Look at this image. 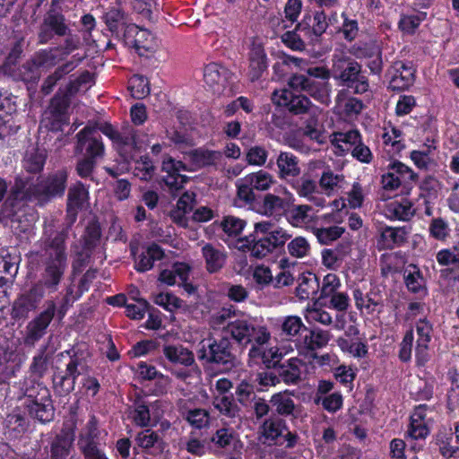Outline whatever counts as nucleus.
Wrapping results in <instances>:
<instances>
[{
  "label": "nucleus",
  "instance_id": "obj_63",
  "mask_svg": "<svg viewBox=\"0 0 459 459\" xmlns=\"http://www.w3.org/2000/svg\"><path fill=\"white\" fill-rule=\"evenodd\" d=\"M136 441L139 446L145 449L153 447L156 444H163L159 434L151 429H145L140 432L136 437Z\"/></svg>",
  "mask_w": 459,
  "mask_h": 459
},
{
  "label": "nucleus",
  "instance_id": "obj_17",
  "mask_svg": "<svg viewBox=\"0 0 459 459\" xmlns=\"http://www.w3.org/2000/svg\"><path fill=\"white\" fill-rule=\"evenodd\" d=\"M415 72L411 63L395 62L388 71L390 74L388 89L393 91L408 90L415 82Z\"/></svg>",
  "mask_w": 459,
  "mask_h": 459
},
{
  "label": "nucleus",
  "instance_id": "obj_6",
  "mask_svg": "<svg viewBox=\"0 0 459 459\" xmlns=\"http://www.w3.org/2000/svg\"><path fill=\"white\" fill-rule=\"evenodd\" d=\"M201 344L202 348L197 352L199 360H204L209 364L221 365L227 369L236 365L237 357L233 352V345L228 337L208 340L207 345L203 341Z\"/></svg>",
  "mask_w": 459,
  "mask_h": 459
},
{
  "label": "nucleus",
  "instance_id": "obj_53",
  "mask_svg": "<svg viewBox=\"0 0 459 459\" xmlns=\"http://www.w3.org/2000/svg\"><path fill=\"white\" fill-rule=\"evenodd\" d=\"M292 202L293 198L291 197V204L286 210L285 215L292 225H299L307 221L308 212L312 210V207L306 204L294 205Z\"/></svg>",
  "mask_w": 459,
  "mask_h": 459
},
{
  "label": "nucleus",
  "instance_id": "obj_32",
  "mask_svg": "<svg viewBox=\"0 0 459 459\" xmlns=\"http://www.w3.org/2000/svg\"><path fill=\"white\" fill-rule=\"evenodd\" d=\"M299 162L298 157L294 154L288 152H281L276 160L279 178L287 180L290 178L298 177L301 171Z\"/></svg>",
  "mask_w": 459,
  "mask_h": 459
},
{
  "label": "nucleus",
  "instance_id": "obj_58",
  "mask_svg": "<svg viewBox=\"0 0 459 459\" xmlns=\"http://www.w3.org/2000/svg\"><path fill=\"white\" fill-rule=\"evenodd\" d=\"M19 257L12 255L10 253L2 255L0 257V273L5 274L10 279H13L18 272Z\"/></svg>",
  "mask_w": 459,
  "mask_h": 459
},
{
  "label": "nucleus",
  "instance_id": "obj_21",
  "mask_svg": "<svg viewBox=\"0 0 459 459\" xmlns=\"http://www.w3.org/2000/svg\"><path fill=\"white\" fill-rule=\"evenodd\" d=\"M60 59L58 48L56 47L41 49L36 52L32 57L22 65V68L30 73L31 75L24 78V80L31 79L38 68H51L55 66Z\"/></svg>",
  "mask_w": 459,
  "mask_h": 459
},
{
  "label": "nucleus",
  "instance_id": "obj_49",
  "mask_svg": "<svg viewBox=\"0 0 459 459\" xmlns=\"http://www.w3.org/2000/svg\"><path fill=\"white\" fill-rule=\"evenodd\" d=\"M128 90L134 99L141 100L150 94L149 82L146 77L134 74L128 82Z\"/></svg>",
  "mask_w": 459,
  "mask_h": 459
},
{
  "label": "nucleus",
  "instance_id": "obj_34",
  "mask_svg": "<svg viewBox=\"0 0 459 459\" xmlns=\"http://www.w3.org/2000/svg\"><path fill=\"white\" fill-rule=\"evenodd\" d=\"M122 30H124L123 39L126 45L134 47L137 51H140L142 48L144 50H148L150 48V46L143 44L140 39V36H151L147 30H141L135 24L131 23L130 21L122 28ZM139 55L143 54L139 52Z\"/></svg>",
  "mask_w": 459,
  "mask_h": 459
},
{
  "label": "nucleus",
  "instance_id": "obj_4",
  "mask_svg": "<svg viewBox=\"0 0 459 459\" xmlns=\"http://www.w3.org/2000/svg\"><path fill=\"white\" fill-rule=\"evenodd\" d=\"M332 73L335 80L342 86L352 89L356 94H362L368 90V82L361 73V65L351 56H334Z\"/></svg>",
  "mask_w": 459,
  "mask_h": 459
},
{
  "label": "nucleus",
  "instance_id": "obj_36",
  "mask_svg": "<svg viewBox=\"0 0 459 459\" xmlns=\"http://www.w3.org/2000/svg\"><path fill=\"white\" fill-rule=\"evenodd\" d=\"M104 22L112 34L119 36L122 28L130 21L129 15L120 6L109 8L103 16Z\"/></svg>",
  "mask_w": 459,
  "mask_h": 459
},
{
  "label": "nucleus",
  "instance_id": "obj_35",
  "mask_svg": "<svg viewBox=\"0 0 459 459\" xmlns=\"http://www.w3.org/2000/svg\"><path fill=\"white\" fill-rule=\"evenodd\" d=\"M290 204L291 195L281 198L273 194H266L258 211L262 214L269 216L280 212L285 213Z\"/></svg>",
  "mask_w": 459,
  "mask_h": 459
},
{
  "label": "nucleus",
  "instance_id": "obj_12",
  "mask_svg": "<svg viewBox=\"0 0 459 459\" xmlns=\"http://www.w3.org/2000/svg\"><path fill=\"white\" fill-rule=\"evenodd\" d=\"M74 154L95 160L103 159L105 146L98 131L90 126H85L76 134Z\"/></svg>",
  "mask_w": 459,
  "mask_h": 459
},
{
  "label": "nucleus",
  "instance_id": "obj_39",
  "mask_svg": "<svg viewBox=\"0 0 459 459\" xmlns=\"http://www.w3.org/2000/svg\"><path fill=\"white\" fill-rule=\"evenodd\" d=\"M202 253L205 260L206 269L210 273H217L224 266L226 255L212 245L206 244L202 248Z\"/></svg>",
  "mask_w": 459,
  "mask_h": 459
},
{
  "label": "nucleus",
  "instance_id": "obj_38",
  "mask_svg": "<svg viewBox=\"0 0 459 459\" xmlns=\"http://www.w3.org/2000/svg\"><path fill=\"white\" fill-rule=\"evenodd\" d=\"M163 354L174 364L191 366L195 362V357L191 351L183 345H165Z\"/></svg>",
  "mask_w": 459,
  "mask_h": 459
},
{
  "label": "nucleus",
  "instance_id": "obj_60",
  "mask_svg": "<svg viewBox=\"0 0 459 459\" xmlns=\"http://www.w3.org/2000/svg\"><path fill=\"white\" fill-rule=\"evenodd\" d=\"M99 160L80 156L76 161L75 171L82 178H92V174L97 167Z\"/></svg>",
  "mask_w": 459,
  "mask_h": 459
},
{
  "label": "nucleus",
  "instance_id": "obj_18",
  "mask_svg": "<svg viewBox=\"0 0 459 459\" xmlns=\"http://www.w3.org/2000/svg\"><path fill=\"white\" fill-rule=\"evenodd\" d=\"M70 94L66 91V88H59L56 94L51 100L49 105V113L53 118L51 123V130H62V126L67 124V109L70 105Z\"/></svg>",
  "mask_w": 459,
  "mask_h": 459
},
{
  "label": "nucleus",
  "instance_id": "obj_57",
  "mask_svg": "<svg viewBox=\"0 0 459 459\" xmlns=\"http://www.w3.org/2000/svg\"><path fill=\"white\" fill-rule=\"evenodd\" d=\"M155 170L156 168L149 156H141L140 159L136 160V167L134 169L135 175L142 180H150L153 177Z\"/></svg>",
  "mask_w": 459,
  "mask_h": 459
},
{
  "label": "nucleus",
  "instance_id": "obj_16",
  "mask_svg": "<svg viewBox=\"0 0 459 459\" xmlns=\"http://www.w3.org/2000/svg\"><path fill=\"white\" fill-rule=\"evenodd\" d=\"M79 365V358L73 356L66 364L65 371H58L54 374L53 387L56 394L65 396L74 390L76 379L81 375L78 368Z\"/></svg>",
  "mask_w": 459,
  "mask_h": 459
},
{
  "label": "nucleus",
  "instance_id": "obj_59",
  "mask_svg": "<svg viewBox=\"0 0 459 459\" xmlns=\"http://www.w3.org/2000/svg\"><path fill=\"white\" fill-rule=\"evenodd\" d=\"M344 232V229L338 226L316 229L315 233L321 244L328 245L339 238Z\"/></svg>",
  "mask_w": 459,
  "mask_h": 459
},
{
  "label": "nucleus",
  "instance_id": "obj_15",
  "mask_svg": "<svg viewBox=\"0 0 459 459\" xmlns=\"http://www.w3.org/2000/svg\"><path fill=\"white\" fill-rule=\"evenodd\" d=\"M272 100L274 104L286 108L290 113L295 116L307 114L313 106L307 96L295 94L287 89L274 91L272 94Z\"/></svg>",
  "mask_w": 459,
  "mask_h": 459
},
{
  "label": "nucleus",
  "instance_id": "obj_54",
  "mask_svg": "<svg viewBox=\"0 0 459 459\" xmlns=\"http://www.w3.org/2000/svg\"><path fill=\"white\" fill-rule=\"evenodd\" d=\"M300 317L297 316H287L281 325L282 333L289 339L300 334L302 331H307Z\"/></svg>",
  "mask_w": 459,
  "mask_h": 459
},
{
  "label": "nucleus",
  "instance_id": "obj_41",
  "mask_svg": "<svg viewBox=\"0 0 459 459\" xmlns=\"http://www.w3.org/2000/svg\"><path fill=\"white\" fill-rule=\"evenodd\" d=\"M2 203L0 209V221L10 220L12 222L16 221H20L19 212L21 210L22 204L24 202L9 191L7 197L4 199Z\"/></svg>",
  "mask_w": 459,
  "mask_h": 459
},
{
  "label": "nucleus",
  "instance_id": "obj_44",
  "mask_svg": "<svg viewBox=\"0 0 459 459\" xmlns=\"http://www.w3.org/2000/svg\"><path fill=\"white\" fill-rule=\"evenodd\" d=\"M101 228L98 221H91L82 236V243L84 250L93 251L100 244Z\"/></svg>",
  "mask_w": 459,
  "mask_h": 459
},
{
  "label": "nucleus",
  "instance_id": "obj_7",
  "mask_svg": "<svg viewBox=\"0 0 459 459\" xmlns=\"http://www.w3.org/2000/svg\"><path fill=\"white\" fill-rule=\"evenodd\" d=\"M69 29V22L65 15L61 12L51 8L44 14L39 26L37 32L38 43L40 45L54 43L68 34Z\"/></svg>",
  "mask_w": 459,
  "mask_h": 459
},
{
  "label": "nucleus",
  "instance_id": "obj_47",
  "mask_svg": "<svg viewBox=\"0 0 459 459\" xmlns=\"http://www.w3.org/2000/svg\"><path fill=\"white\" fill-rule=\"evenodd\" d=\"M88 200V190L82 182L71 186L67 194V206L82 209Z\"/></svg>",
  "mask_w": 459,
  "mask_h": 459
},
{
  "label": "nucleus",
  "instance_id": "obj_20",
  "mask_svg": "<svg viewBox=\"0 0 459 459\" xmlns=\"http://www.w3.org/2000/svg\"><path fill=\"white\" fill-rule=\"evenodd\" d=\"M81 209L66 205V214L63 223V228L59 230H55V226L52 222H45L40 241L48 242V240H56L58 238L63 241V246L66 248L65 242L68 238L69 230L76 221L78 212Z\"/></svg>",
  "mask_w": 459,
  "mask_h": 459
},
{
  "label": "nucleus",
  "instance_id": "obj_27",
  "mask_svg": "<svg viewBox=\"0 0 459 459\" xmlns=\"http://www.w3.org/2000/svg\"><path fill=\"white\" fill-rule=\"evenodd\" d=\"M231 73L217 63H210L204 69V82L214 91L224 88Z\"/></svg>",
  "mask_w": 459,
  "mask_h": 459
},
{
  "label": "nucleus",
  "instance_id": "obj_28",
  "mask_svg": "<svg viewBox=\"0 0 459 459\" xmlns=\"http://www.w3.org/2000/svg\"><path fill=\"white\" fill-rule=\"evenodd\" d=\"M269 403L273 412L278 416L297 418L299 415V406L290 398L289 391L274 394L272 395Z\"/></svg>",
  "mask_w": 459,
  "mask_h": 459
},
{
  "label": "nucleus",
  "instance_id": "obj_61",
  "mask_svg": "<svg viewBox=\"0 0 459 459\" xmlns=\"http://www.w3.org/2000/svg\"><path fill=\"white\" fill-rule=\"evenodd\" d=\"M309 249V244L303 237H297L288 244V251L294 257L301 258L306 256Z\"/></svg>",
  "mask_w": 459,
  "mask_h": 459
},
{
  "label": "nucleus",
  "instance_id": "obj_19",
  "mask_svg": "<svg viewBox=\"0 0 459 459\" xmlns=\"http://www.w3.org/2000/svg\"><path fill=\"white\" fill-rule=\"evenodd\" d=\"M325 82L310 78L305 74H294L288 80V85L290 89L297 91H306L317 100L325 97Z\"/></svg>",
  "mask_w": 459,
  "mask_h": 459
},
{
  "label": "nucleus",
  "instance_id": "obj_10",
  "mask_svg": "<svg viewBox=\"0 0 459 459\" xmlns=\"http://www.w3.org/2000/svg\"><path fill=\"white\" fill-rule=\"evenodd\" d=\"M273 183V177L265 170L250 173L238 181L237 195L245 204L254 205L256 202L255 190L266 191Z\"/></svg>",
  "mask_w": 459,
  "mask_h": 459
},
{
  "label": "nucleus",
  "instance_id": "obj_1",
  "mask_svg": "<svg viewBox=\"0 0 459 459\" xmlns=\"http://www.w3.org/2000/svg\"><path fill=\"white\" fill-rule=\"evenodd\" d=\"M42 250L43 271L40 279L34 283L35 286L41 287V290L48 291L49 294L58 290L65 270L67 268L66 248L63 246L60 239L40 241Z\"/></svg>",
  "mask_w": 459,
  "mask_h": 459
},
{
  "label": "nucleus",
  "instance_id": "obj_55",
  "mask_svg": "<svg viewBox=\"0 0 459 459\" xmlns=\"http://www.w3.org/2000/svg\"><path fill=\"white\" fill-rule=\"evenodd\" d=\"M407 232L403 228L385 227L381 234L386 247L393 248L394 245H401L405 241Z\"/></svg>",
  "mask_w": 459,
  "mask_h": 459
},
{
  "label": "nucleus",
  "instance_id": "obj_62",
  "mask_svg": "<svg viewBox=\"0 0 459 459\" xmlns=\"http://www.w3.org/2000/svg\"><path fill=\"white\" fill-rule=\"evenodd\" d=\"M82 296L80 292L77 290L76 293H74V289L72 287H68L66 289V292L65 296L62 298L59 307H56V314L62 319L65 314L67 313L68 308Z\"/></svg>",
  "mask_w": 459,
  "mask_h": 459
},
{
  "label": "nucleus",
  "instance_id": "obj_29",
  "mask_svg": "<svg viewBox=\"0 0 459 459\" xmlns=\"http://www.w3.org/2000/svg\"><path fill=\"white\" fill-rule=\"evenodd\" d=\"M248 77L251 82L259 80L267 70V56L261 45H254L249 52Z\"/></svg>",
  "mask_w": 459,
  "mask_h": 459
},
{
  "label": "nucleus",
  "instance_id": "obj_9",
  "mask_svg": "<svg viewBox=\"0 0 459 459\" xmlns=\"http://www.w3.org/2000/svg\"><path fill=\"white\" fill-rule=\"evenodd\" d=\"M98 420L91 415L86 425L80 430L77 439V447L84 459H108L103 450L100 440Z\"/></svg>",
  "mask_w": 459,
  "mask_h": 459
},
{
  "label": "nucleus",
  "instance_id": "obj_30",
  "mask_svg": "<svg viewBox=\"0 0 459 459\" xmlns=\"http://www.w3.org/2000/svg\"><path fill=\"white\" fill-rule=\"evenodd\" d=\"M327 27L328 22L324 12H316L313 16L306 15L302 22L297 24V30L306 31V34H312L316 38L322 36Z\"/></svg>",
  "mask_w": 459,
  "mask_h": 459
},
{
  "label": "nucleus",
  "instance_id": "obj_2",
  "mask_svg": "<svg viewBox=\"0 0 459 459\" xmlns=\"http://www.w3.org/2000/svg\"><path fill=\"white\" fill-rule=\"evenodd\" d=\"M266 370L256 375V381L263 386H274L283 382L286 385H298L301 380L305 363L298 358L282 360L281 354H273L271 359L264 361Z\"/></svg>",
  "mask_w": 459,
  "mask_h": 459
},
{
  "label": "nucleus",
  "instance_id": "obj_48",
  "mask_svg": "<svg viewBox=\"0 0 459 459\" xmlns=\"http://www.w3.org/2000/svg\"><path fill=\"white\" fill-rule=\"evenodd\" d=\"M212 404L221 413L230 418L238 416L239 407L232 396L221 394L214 398Z\"/></svg>",
  "mask_w": 459,
  "mask_h": 459
},
{
  "label": "nucleus",
  "instance_id": "obj_5",
  "mask_svg": "<svg viewBox=\"0 0 459 459\" xmlns=\"http://www.w3.org/2000/svg\"><path fill=\"white\" fill-rule=\"evenodd\" d=\"M222 329L242 347H247L248 344H252L253 348L254 344L263 345L270 338L266 328L256 325L251 318H235L233 321H229Z\"/></svg>",
  "mask_w": 459,
  "mask_h": 459
},
{
  "label": "nucleus",
  "instance_id": "obj_40",
  "mask_svg": "<svg viewBox=\"0 0 459 459\" xmlns=\"http://www.w3.org/2000/svg\"><path fill=\"white\" fill-rule=\"evenodd\" d=\"M403 279L409 291L420 293L425 290V279L416 264H410L404 268Z\"/></svg>",
  "mask_w": 459,
  "mask_h": 459
},
{
  "label": "nucleus",
  "instance_id": "obj_33",
  "mask_svg": "<svg viewBox=\"0 0 459 459\" xmlns=\"http://www.w3.org/2000/svg\"><path fill=\"white\" fill-rule=\"evenodd\" d=\"M46 159L47 152L44 149H29L23 157L22 168L28 173L39 174L43 170Z\"/></svg>",
  "mask_w": 459,
  "mask_h": 459
},
{
  "label": "nucleus",
  "instance_id": "obj_43",
  "mask_svg": "<svg viewBox=\"0 0 459 459\" xmlns=\"http://www.w3.org/2000/svg\"><path fill=\"white\" fill-rule=\"evenodd\" d=\"M330 338L331 334L328 331L315 327L305 335L304 345L308 351H314L326 346Z\"/></svg>",
  "mask_w": 459,
  "mask_h": 459
},
{
  "label": "nucleus",
  "instance_id": "obj_11",
  "mask_svg": "<svg viewBox=\"0 0 459 459\" xmlns=\"http://www.w3.org/2000/svg\"><path fill=\"white\" fill-rule=\"evenodd\" d=\"M46 308L27 324L23 336L25 346L34 347L47 333L48 327L56 316V304L49 299L46 301Z\"/></svg>",
  "mask_w": 459,
  "mask_h": 459
},
{
  "label": "nucleus",
  "instance_id": "obj_64",
  "mask_svg": "<svg viewBox=\"0 0 459 459\" xmlns=\"http://www.w3.org/2000/svg\"><path fill=\"white\" fill-rule=\"evenodd\" d=\"M297 27L294 30L286 31L281 37V41L290 49L295 51H302L306 48L305 42L297 33Z\"/></svg>",
  "mask_w": 459,
  "mask_h": 459
},
{
  "label": "nucleus",
  "instance_id": "obj_46",
  "mask_svg": "<svg viewBox=\"0 0 459 459\" xmlns=\"http://www.w3.org/2000/svg\"><path fill=\"white\" fill-rule=\"evenodd\" d=\"M134 421L137 426L148 427L151 425V409L147 402L141 395L134 400Z\"/></svg>",
  "mask_w": 459,
  "mask_h": 459
},
{
  "label": "nucleus",
  "instance_id": "obj_22",
  "mask_svg": "<svg viewBox=\"0 0 459 459\" xmlns=\"http://www.w3.org/2000/svg\"><path fill=\"white\" fill-rule=\"evenodd\" d=\"M74 441L73 429L64 428L49 442L50 459H67Z\"/></svg>",
  "mask_w": 459,
  "mask_h": 459
},
{
  "label": "nucleus",
  "instance_id": "obj_51",
  "mask_svg": "<svg viewBox=\"0 0 459 459\" xmlns=\"http://www.w3.org/2000/svg\"><path fill=\"white\" fill-rule=\"evenodd\" d=\"M63 44L56 46V48H58L60 59H65L74 51L79 49L82 45L80 36L72 33L71 28L69 29L68 34L63 36Z\"/></svg>",
  "mask_w": 459,
  "mask_h": 459
},
{
  "label": "nucleus",
  "instance_id": "obj_25",
  "mask_svg": "<svg viewBox=\"0 0 459 459\" xmlns=\"http://www.w3.org/2000/svg\"><path fill=\"white\" fill-rule=\"evenodd\" d=\"M189 158L190 171H195L207 167H216L222 155L221 152L212 151L204 148H196L186 152Z\"/></svg>",
  "mask_w": 459,
  "mask_h": 459
},
{
  "label": "nucleus",
  "instance_id": "obj_52",
  "mask_svg": "<svg viewBox=\"0 0 459 459\" xmlns=\"http://www.w3.org/2000/svg\"><path fill=\"white\" fill-rule=\"evenodd\" d=\"M388 216L400 221H408L413 215L411 204L408 200L393 202L387 206Z\"/></svg>",
  "mask_w": 459,
  "mask_h": 459
},
{
  "label": "nucleus",
  "instance_id": "obj_42",
  "mask_svg": "<svg viewBox=\"0 0 459 459\" xmlns=\"http://www.w3.org/2000/svg\"><path fill=\"white\" fill-rule=\"evenodd\" d=\"M319 289V281L316 274L303 273L299 278V286L296 288V295L300 299H307L311 295L316 294Z\"/></svg>",
  "mask_w": 459,
  "mask_h": 459
},
{
  "label": "nucleus",
  "instance_id": "obj_45",
  "mask_svg": "<svg viewBox=\"0 0 459 459\" xmlns=\"http://www.w3.org/2000/svg\"><path fill=\"white\" fill-rule=\"evenodd\" d=\"M419 188L420 197L424 199L425 204H428L437 198L441 185L434 176L428 175L420 183Z\"/></svg>",
  "mask_w": 459,
  "mask_h": 459
},
{
  "label": "nucleus",
  "instance_id": "obj_50",
  "mask_svg": "<svg viewBox=\"0 0 459 459\" xmlns=\"http://www.w3.org/2000/svg\"><path fill=\"white\" fill-rule=\"evenodd\" d=\"M426 18L425 13L416 14H402L398 22V28L403 33L412 35Z\"/></svg>",
  "mask_w": 459,
  "mask_h": 459
},
{
  "label": "nucleus",
  "instance_id": "obj_13",
  "mask_svg": "<svg viewBox=\"0 0 459 459\" xmlns=\"http://www.w3.org/2000/svg\"><path fill=\"white\" fill-rule=\"evenodd\" d=\"M180 171H190L189 168L181 160H177L170 156L163 159L161 164V172L166 173L160 179L162 189L168 190L171 195H176L178 191L183 188L188 181V177L180 174Z\"/></svg>",
  "mask_w": 459,
  "mask_h": 459
},
{
  "label": "nucleus",
  "instance_id": "obj_31",
  "mask_svg": "<svg viewBox=\"0 0 459 459\" xmlns=\"http://www.w3.org/2000/svg\"><path fill=\"white\" fill-rule=\"evenodd\" d=\"M238 241L244 242L240 248L243 251H250L251 255L255 258H263L273 251V245L271 244L267 237L256 239L255 237L251 234L243 238H239Z\"/></svg>",
  "mask_w": 459,
  "mask_h": 459
},
{
  "label": "nucleus",
  "instance_id": "obj_14",
  "mask_svg": "<svg viewBox=\"0 0 459 459\" xmlns=\"http://www.w3.org/2000/svg\"><path fill=\"white\" fill-rule=\"evenodd\" d=\"M45 297L41 287L34 284L26 291L21 293L13 301L11 316L15 320L25 319L29 313L34 311Z\"/></svg>",
  "mask_w": 459,
  "mask_h": 459
},
{
  "label": "nucleus",
  "instance_id": "obj_8",
  "mask_svg": "<svg viewBox=\"0 0 459 459\" xmlns=\"http://www.w3.org/2000/svg\"><path fill=\"white\" fill-rule=\"evenodd\" d=\"M68 173L58 169L37 178L38 205L44 206L55 198L62 197L67 186Z\"/></svg>",
  "mask_w": 459,
  "mask_h": 459
},
{
  "label": "nucleus",
  "instance_id": "obj_26",
  "mask_svg": "<svg viewBox=\"0 0 459 459\" xmlns=\"http://www.w3.org/2000/svg\"><path fill=\"white\" fill-rule=\"evenodd\" d=\"M114 144L119 155L126 162L134 160L135 152L140 150V146L136 141L135 131L132 127L119 132L118 137L116 139Z\"/></svg>",
  "mask_w": 459,
  "mask_h": 459
},
{
  "label": "nucleus",
  "instance_id": "obj_56",
  "mask_svg": "<svg viewBox=\"0 0 459 459\" xmlns=\"http://www.w3.org/2000/svg\"><path fill=\"white\" fill-rule=\"evenodd\" d=\"M222 230L230 237L238 236L246 226V221L235 216H225L221 221Z\"/></svg>",
  "mask_w": 459,
  "mask_h": 459
},
{
  "label": "nucleus",
  "instance_id": "obj_3",
  "mask_svg": "<svg viewBox=\"0 0 459 459\" xmlns=\"http://www.w3.org/2000/svg\"><path fill=\"white\" fill-rule=\"evenodd\" d=\"M24 406L30 416L41 423L53 420L55 408L49 389L41 383L26 380L22 386Z\"/></svg>",
  "mask_w": 459,
  "mask_h": 459
},
{
  "label": "nucleus",
  "instance_id": "obj_37",
  "mask_svg": "<svg viewBox=\"0 0 459 459\" xmlns=\"http://www.w3.org/2000/svg\"><path fill=\"white\" fill-rule=\"evenodd\" d=\"M261 429L266 440L277 444L278 438L283 436L288 426L282 418L272 416L264 420Z\"/></svg>",
  "mask_w": 459,
  "mask_h": 459
},
{
  "label": "nucleus",
  "instance_id": "obj_23",
  "mask_svg": "<svg viewBox=\"0 0 459 459\" xmlns=\"http://www.w3.org/2000/svg\"><path fill=\"white\" fill-rule=\"evenodd\" d=\"M38 185L37 180L24 174H18L13 178L10 190L15 196L24 203L35 202L38 205Z\"/></svg>",
  "mask_w": 459,
  "mask_h": 459
},
{
  "label": "nucleus",
  "instance_id": "obj_24",
  "mask_svg": "<svg viewBox=\"0 0 459 459\" xmlns=\"http://www.w3.org/2000/svg\"><path fill=\"white\" fill-rule=\"evenodd\" d=\"M86 57V55L79 56V54L74 55L72 60L59 65L55 71L50 74L42 82L40 91L44 95L50 94L57 82L62 80L66 74L72 72L82 60Z\"/></svg>",
  "mask_w": 459,
  "mask_h": 459
}]
</instances>
